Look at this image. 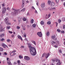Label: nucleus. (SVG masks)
<instances>
[{"mask_svg":"<svg viewBox=\"0 0 65 65\" xmlns=\"http://www.w3.org/2000/svg\"><path fill=\"white\" fill-rule=\"evenodd\" d=\"M41 7L42 8H44L45 7V3H43L41 5Z\"/></svg>","mask_w":65,"mask_h":65,"instance_id":"obj_11","label":"nucleus"},{"mask_svg":"<svg viewBox=\"0 0 65 65\" xmlns=\"http://www.w3.org/2000/svg\"><path fill=\"white\" fill-rule=\"evenodd\" d=\"M48 9H49L50 10H53L55 11L56 10V8L55 7L52 8L51 7H49L48 8Z\"/></svg>","mask_w":65,"mask_h":65,"instance_id":"obj_6","label":"nucleus"},{"mask_svg":"<svg viewBox=\"0 0 65 65\" xmlns=\"http://www.w3.org/2000/svg\"><path fill=\"white\" fill-rule=\"evenodd\" d=\"M13 34H15V32L14 31L13 32Z\"/></svg>","mask_w":65,"mask_h":65,"instance_id":"obj_64","label":"nucleus"},{"mask_svg":"<svg viewBox=\"0 0 65 65\" xmlns=\"http://www.w3.org/2000/svg\"><path fill=\"white\" fill-rule=\"evenodd\" d=\"M25 40L26 41H28V40H27V38H25Z\"/></svg>","mask_w":65,"mask_h":65,"instance_id":"obj_53","label":"nucleus"},{"mask_svg":"<svg viewBox=\"0 0 65 65\" xmlns=\"http://www.w3.org/2000/svg\"><path fill=\"white\" fill-rule=\"evenodd\" d=\"M11 36L12 37H14V35H11Z\"/></svg>","mask_w":65,"mask_h":65,"instance_id":"obj_49","label":"nucleus"},{"mask_svg":"<svg viewBox=\"0 0 65 65\" xmlns=\"http://www.w3.org/2000/svg\"><path fill=\"white\" fill-rule=\"evenodd\" d=\"M64 32H65L64 31H61V33H63V34L64 33Z\"/></svg>","mask_w":65,"mask_h":65,"instance_id":"obj_50","label":"nucleus"},{"mask_svg":"<svg viewBox=\"0 0 65 65\" xmlns=\"http://www.w3.org/2000/svg\"><path fill=\"white\" fill-rule=\"evenodd\" d=\"M51 3V1L50 0L48 1V4L50 5V4Z\"/></svg>","mask_w":65,"mask_h":65,"instance_id":"obj_24","label":"nucleus"},{"mask_svg":"<svg viewBox=\"0 0 65 65\" xmlns=\"http://www.w3.org/2000/svg\"><path fill=\"white\" fill-rule=\"evenodd\" d=\"M55 42L53 41L52 42V45H54V44H55Z\"/></svg>","mask_w":65,"mask_h":65,"instance_id":"obj_21","label":"nucleus"},{"mask_svg":"<svg viewBox=\"0 0 65 65\" xmlns=\"http://www.w3.org/2000/svg\"><path fill=\"white\" fill-rule=\"evenodd\" d=\"M23 21H27V19L25 18H24L23 19Z\"/></svg>","mask_w":65,"mask_h":65,"instance_id":"obj_26","label":"nucleus"},{"mask_svg":"<svg viewBox=\"0 0 65 65\" xmlns=\"http://www.w3.org/2000/svg\"><path fill=\"white\" fill-rule=\"evenodd\" d=\"M18 22L19 23H20L21 22L22 20V18L21 17H18Z\"/></svg>","mask_w":65,"mask_h":65,"instance_id":"obj_8","label":"nucleus"},{"mask_svg":"<svg viewBox=\"0 0 65 65\" xmlns=\"http://www.w3.org/2000/svg\"><path fill=\"white\" fill-rule=\"evenodd\" d=\"M7 61H9V58H7Z\"/></svg>","mask_w":65,"mask_h":65,"instance_id":"obj_60","label":"nucleus"},{"mask_svg":"<svg viewBox=\"0 0 65 65\" xmlns=\"http://www.w3.org/2000/svg\"><path fill=\"white\" fill-rule=\"evenodd\" d=\"M7 9L9 11V10H10V8L9 7H7Z\"/></svg>","mask_w":65,"mask_h":65,"instance_id":"obj_41","label":"nucleus"},{"mask_svg":"<svg viewBox=\"0 0 65 65\" xmlns=\"http://www.w3.org/2000/svg\"><path fill=\"white\" fill-rule=\"evenodd\" d=\"M22 28L23 30H26V27H23Z\"/></svg>","mask_w":65,"mask_h":65,"instance_id":"obj_33","label":"nucleus"},{"mask_svg":"<svg viewBox=\"0 0 65 65\" xmlns=\"http://www.w3.org/2000/svg\"><path fill=\"white\" fill-rule=\"evenodd\" d=\"M16 55V53H14L13 54L12 56H14V55Z\"/></svg>","mask_w":65,"mask_h":65,"instance_id":"obj_47","label":"nucleus"},{"mask_svg":"<svg viewBox=\"0 0 65 65\" xmlns=\"http://www.w3.org/2000/svg\"><path fill=\"white\" fill-rule=\"evenodd\" d=\"M49 56H50V53H48L45 55V58L47 59V58Z\"/></svg>","mask_w":65,"mask_h":65,"instance_id":"obj_12","label":"nucleus"},{"mask_svg":"<svg viewBox=\"0 0 65 65\" xmlns=\"http://www.w3.org/2000/svg\"><path fill=\"white\" fill-rule=\"evenodd\" d=\"M35 13H36L37 14V13H38V12H37V10H36V9H35Z\"/></svg>","mask_w":65,"mask_h":65,"instance_id":"obj_39","label":"nucleus"},{"mask_svg":"<svg viewBox=\"0 0 65 65\" xmlns=\"http://www.w3.org/2000/svg\"><path fill=\"white\" fill-rule=\"evenodd\" d=\"M27 15H30V14H29V12H28L27 13Z\"/></svg>","mask_w":65,"mask_h":65,"instance_id":"obj_56","label":"nucleus"},{"mask_svg":"<svg viewBox=\"0 0 65 65\" xmlns=\"http://www.w3.org/2000/svg\"><path fill=\"white\" fill-rule=\"evenodd\" d=\"M59 53H62V51H61V50H59Z\"/></svg>","mask_w":65,"mask_h":65,"instance_id":"obj_55","label":"nucleus"},{"mask_svg":"<svg viewBox=\"0 0 65 65\" xmlns=\"http://www.w3.org/2000/svg\"><path fill=\"white\" fill-rule=\"evenodd\" d=\"M7 63L9 65H12V64L11 63V62L10 60L7 61Z\"/></svg>","mask_w":65,"mask_h":65,"instance_id":"obj_17","label":"nucleus"},{"mask_svg":"<svg viewBox=\"0 0 65 65\" xmlns=\"http://www.w3.org/2000/svg\"><path fill=\"white\" fill-rule=\"evenodd\" d=\"M17 36L18 38L19 39H20V40H21L22 41H23V39L21 36H20L19 35H18Z\"/></svg>","mask_w":65,"mask_h":65,"instance_id":"obj_14","label":"nucleus"},{"mask_svg":"<svg viewBox=\"0 0 65 65\" xmlns=\"http://www.w3.org/2000/svg\"><path fill=\"white\" fill-rule=\"evenodd\" d=\"M51 24V22L50 21H48L47 22V24L50 25Z\"/></svg>","mask_w":65,"mask_h":65,"instance_id":"obj_30","label":"nucleus"},{"mask_svg":"<svg viewBox=\"0 0 65 65\" xmlns=\"http://www.w3.org/2000/svg\"><path fill=\"white\" fill-rule=\"evenodd\" d=\"M3 51V48L2 47H0V52H2Z\"/></svg>","mask_w":65,"mask_h":65,"instance_id":"obj_22","label":"nucleus"},{"mask_svg":"<svg viewBox=\"0 0 65 65\" xmlns=\"http://www.w3.org/2000/svg\"><path fill=\"white\" fill-rule=\"evenodd\" d=\"M56 27H57L58 26V23L56 22Z\"/></svg>","mask_w":65,"mask_h":65,"instance_id":"obj_57","label":"nucleus"},{"mask_svg":"<svg viewBox=\"0 0 65 65\" xmlns=\"http://www.w3.org/2000/svg\"><path fill=\"white\" fill-rule=\"evenodd\" d=\"M50 35V32H48L46 33V35L47 36H48Z\"/></svg>","mask_w":65,"mask_h":65,"instance_id":"obj_32","label":"nucleus"},{"mask_svg":"<svg viewBox=\"0 0 65 65\" xmlns=\"http://www.w3.org/2000/svg\"><path fill=\"white\" fill-rule=\"evenodd\" d=\"M6 10V8L5 7H3L2 9V12L3 13H5Z\"/></svg>","mask_w":65,"mask_h":65,"instance_id":"obj_3","label":"nucleus"},{"mask_svg":"<svg viewBox=\"0 0 65 65\" xmlns=\"http://www.w3.org/2000/svg\"><path fill=\"white\" fill-rule=\"evenodd\" d=\"M12 10H14V12H12L11 14H12L13 15H16L17 14H18V13H19V11L20 10L18 9L17 10H16L13 8H12Z\"/></svg>","mask_w":65,"mask_h":65,"instance_id":"obj_2","label":"nucleus"},{"mask_svg":"<svg viewBox=\"0 0 65 65\" xmlns=\"http://www.w3.org/2000/svg\"><path fill=\"white\" fill-rule=\"evenodd\" d=\"M20 65H26V64H23V63H21L20 64Z\"/></svg>","mask_w":65,"mask_h":65,"instance_id":"obj_62","label":"nucleus"},{"mask_svg":"<svg viewBox=\"0 0 65 65\" xmlns=\"http://www.w3.org/2000/svg\"><path fill=\"white\" fill-rule=\"evenodd\" d=\"M17 62L18 64H20V63H21V61L20 60H18L17 61Z\"/></svg>","mask_w":65,"mask_h":65,"instance_id":"obj_35","label":"nucleus"},{"mask_svg":"<svg viewBox=\"0 0 65 65\" xmlns=\"http://www.w3.org/2000/svg\"><path fill=\"white\" fill-rule=\"evenodd\" d=\"M2 46L4 47V48H5L6 47V44L4 43H2Z\"/></svg>","mask_w":65,"mask_h":65,"instance_id":"obj_15","label":"nucleus"},{"mask_svg":"<svg viewBox=\"0 0 65 65\" xmlns=\"http://www.w3.org/2000/svg\"><path fill=\"white\" fill-rule=\"evenodd\" d=\"M1 5L2 6H3V7H4V6H5V5H4V4H3Z\"/></svg>","mask_w":65,"mask_h":65,"instance_id":"obj_40","label":"nucleus"},{"mask_svg":"<svg viewBox=\"0 0 65 65\" xmlns=\"http://www.w3.org/2000/svg\"><path fill=\"white\" fill-rule=\"evenodd\" d=\"M37 35H38V36L40 37H41L42 36V34L41 32H38L37 33Z\"/></svg>","mask_w":65,"mask_h":65,"instance_id":"obj_4","label":"nucleus"},{"mask_svg":"<svg viewBox=\"0 0 65 65\" xmlns=\"http://www.w3.org/2000/svg\"><path fill=\"white\" fill-rule=\"evenodd\" d=\"M53 39L54 40H56L57 39V38H55V37Z\"/></svg>","mask_w":65,"mask_h":65,"instance_id":"obj_48","label":"nucleus"},{"mask_svg":"<svg viewBox=\"0 0 65 65\" xmlns=\"http://www.w3.org/2000/svg\"><path fill=\"white\" fill-rule=\"evenodd\" d=\"M51 15L50 14H48L47 15V14H46V15L45 19H48L49 18L51 17Z\"/></svg>","mask_w":65,"mask_h":65,"instance_id":"obj_10","label":"nucleus"},{"mask_svg":"<svg viewBox=\"0 0 65 65\" xmlns=\"http://www.w3.org/2000/svg\"><path fill=\"white\" fill-rule=\"evenodd\" d=\"M31 8L32 9H35V8L34 7V6H32L31 7Z\"/></svg>","mask_w":65,"mask_h":65,"instance_id":"obj_34","label":"nucleus"},{"mask_svg":"<svg viewBox=\"0 0 65 65\" xmlns=\"http://www.w3.org/2000/svg\"><path fill=\"white\" fill-rule=\"evenodd\" d=\"M24 59L26 61H29V60H30V58L27 56H25L24 57Z\"/></svg>","mask_w":65,"mask_h":65,"instance_id":"obj_7","label":"nucleus"},{"mask_svg":"<svg viewBox=\"0 0 65 65\" xmlns=\"http://www.w3.org/2000/svg\"><path fill=\"white\" fill-rule=\"evenodd\" d=\"M56 42H57V43L56 44V45H54V47H55V48L58 47V45H59V42L58 41H56Z\"/></svg>","mask_w":65,"mask_h":65,"instance_id":"obj_9","label":"nucleus"},{"mask_svg":"<svg viewBox=\"0 0 65 65\" xmlns=\"http://www.w3.org/2000/svg\"><path fill=\"white\" fill-rule=\"evenodd\" d=\"M6 24L7 25H11V23H8V22L6 23Z\"/></svg>","mask_w":65,"mask_h":65,"instance_id":"obj_27","label":"nucleus"},{"mask_svg":"<svg viewBox=\"0 0 65 65\" xmlns=\"http://www.w3.org/2000/svg\"><path fill=\"white\" fill-rule=\"evenodd\" d=\"M4 39H1V41H3V40H4Z\"/></svg>","mask_w":65,"mask_h":65,"instance_id":"obj_61","label":"nucleus"},{"mask_svg":"<svg viewBox=\"0 0 65 65\" xmlns=\"http://www.w3.org/2000/svg\"><path fill=\"white\" fill-rule=\"evenodd\" d=\"M25 2H24V1H22V8H23L24 7V5H25Z\"/></svg>","mask_w":65,"mask_h":65,"instance_id":"obj_16","label":"nucleus"},{"mask_svg":"<svg viewBox=\"0 0 65 65\" xmlns=\"http://www.w3.org/2000/svg\"><path fill=\"white\" fill-rule=\"evenodd\" d=\"M32 27H33L34 28H35L36 27V24H33L32 25Z\"/></svg>","mask_w":65,"mask_h":65,"instance_id":"obj_29","label":"nucleus"},{"mask_svg":"<svg viewBox=\"0 0 65 65\" xmlns=\"http://www.w3.org/2000/svg\"><path fill=\"white\" fill-rule=\"evenodd\" d=\"M19 58H20V59H21V58H23V57L22 56H21L20 55L19 56Z\"/></svg>","mask_w":65,"mask_h":65,"instance_id":"obj_42","label":"nucleus"},{"mask_svg":"<svg viewBox=\"0 0 65 65\" xmlns=\"http://www.w3.org/2000/svg\"><path fill=\"white\" fill-rule=\"evenodd\" d=\"M40 24H41V25H43V24H44V22H43L42 21H41V22Z\"/></svg>","mask_w":65,"mask_h":65,"instance_id":"obj_28","label":"nucleus"},{"mask_svg":"<svg viewBox=\"0 0 65 65\" xmlns=\"http://www.w3.org/2000/svg\"><path fill=\"white\" fill-rule=\"evenodd\" d=\"M10 41V40L9 39H8L7 40V42H9Z\"/></svg>","mask_w":65,"mask_h":65,"instance_id":"obj_43","label":"nucleus"},{"mask_svg":"<svg viewBox=\"0 0 65 65\" xmlns=\"http://www.w3.org/2000/svg\"><path fill=\"white\" fill-rule=\"evenodd\" d=\"M58 62L56 64V65H61V61L60 60H58V59H56V62H58Z\"/></svg>","mask_w":65,"mask_h":65,"instance_id":"obj_5","label":"nucleus"},{"mask_svg":"<svg viewBox=\"0 0 65 65\" xmlns=\"http://www.w3.org/2000/svg\"><path fill=\"white\" fill-rule=\"evenodd\" d=\"M31 24H33L34 23V19H32L31 21Z\"/></svg>","mask_w":65,"mask_h":65,"instance_id":"obj_25","label":"nucleus"},{"mask_svg":"<svg viewBox=\"0 0 65 65\" xmlns=\"http://www.w3.org/2000/svg\"><path fill=\"white\" fill-rule=\"evenodd\" d=\"M1 27H0V32H2L3 31V29H2L3 27L2 26H1Z\"/></svg>","mask_w":65,"mask_h":65,"instance_id":"obj_20","label":"nucleus"},{"mask_svg":"<svg viewBox=\"0 0 65 65\" xmlns=\"http://www.w3.org/2000/svg\"><path fill=\"white\" fill-rule=\"evenodd\" d=\"M55 1L57 4H58L59 2V0H55Z\"/></svg>","mask_w":65,"mask_h":65,"instance_id":"obj_23","label":"nucleus"},{"mask_svg":"<svg viewBox=\"0 0 65 65\" xmlns=\"http://www.w3.org/2000/svg\"><path fill=\"white\" fill-rule=\"evenodd\" d=\"M63 29H65V25H64L63 27Z\"/></svg>","mask_w":65,"mask_h":65,"instance_id":"obj_52","label":"nucleus"},{"mask_svg":"<svg viewBox=\"0 0 65 65\" xmlns=\"http://www.w3.org/2000/svg\"><path fill=\"white\" fill-rule=\"evenodd\" d=\"M15 52H16V50H14L12 52V53H15Z\"/></svg>","mask_w":65,"mask_h":65,"instance_id":"obj_45","label":"nucleus"},{"mask_svg":"<svg viewBox=\"0 0 65 65\" xmlns=\"http://www.w3.org/2000/svg\"><path fill=\"white\" fill-rule=\"evenodd\" d=\"M9 33H10L11 34H12V32L10 31H9Z\"/></svg>","mask_w":65,"mask_h":65,"instance_id":"obj_46","label":"nucleus"},{"mask_svg":"<svg viewBox=\"0 0 65 65\" xmlns=\"http://www.w3.org/2000/svg\"><path fill=\"white\" fill-rule=\"evenodd\" d=\"M45 53H43L42 55V57H43L44 56V55H45Z\"/></svg>","mask_w":65,"mask_h":65,"instance_id":"obj_44","label":"nucleus"},{"mask_svg":"<svg viewBox=\"0 0 65 65\" xmlns=\"http://www.w3.org/2000/svg\"><path fill=\"white\" fill-rule=\"evenodd\" d=\"M1 35H2V36H4V34H1Z\"/></svg>","mask_w":65,"mask_h":65,"instance_id":"obj_58","label":"nucleus"},{"mask_svg":"<svg viewBox=\"0 0 65 65\" xmlns=\"http://www.w3.org/2000/svg\"><path fill=\"white\" fill-rule=\"evenodd\" d=\"M4 55H7V53H6V52H5L4 53Z\"/></svg>","mask_w":65,"mask_h":65,"instance_id":"obj_59","label":"nucleus"},{"mask_svg":"<svg viewBox=\"0 0 65 65\" xmlns=\"http://www.w3.org/2000/svg\"><path fill=\"white\" fill-rule=\"evenodd\" d=\"M4 21L6 23H7L8 22H9V19H8V18H6L5 19Z\"/></svg>","mask_w":65,"mask_h":65,"instance_id":"obj_13","label":"nucleus"},{"mask_svg":"<svg viewBox=\"0 0 65 65\" xmlns=\"http://www.w3.org/2000/svg\"><path fill=\"white\" fill-rule=\"evenodd\" d=\"M28 45H28V47L29 49V51L31 55L32 56H35L36 54V49L35 48L32 47L31 46V44H29Z\"/></svg>","mask_w":65,"mask_h":65,"instance_id":"obj_1","label":"nucleus"},{"mask_svg":"<svg viewBox=\"0 0 65 65\" xmlns=\"http://www.w3.org/2000/svg\"><path fill=\"white\" fill-rule=\"evenodd\" d=\"M58 22L59 23H61V20H58Z\"/></svg>","mask_w":65,"mask_h":65,"instance_id":"obj_54","label":"nucleus"},{"mask_svg":"<svg viewBox=\"0 0 65 65\" xmlns=\"http://www.w3.org/2000/svg\"><path fill=\"white\" fill-rule=\"evenodd\" d=\"M55 37V36H52V38L53 39H54V38Z\"/></svg>","mask_w":65,"mask_h":65,"instance_id":"obj_38","label":"nucleus"},{"mask_svg":"<svg viewBox=\"0 0 65 65\" xmlns=\"http://www.w3.org/2000/svg\"><path fill=\"white\" fill-rule=\"evenodd\" d=\"M31 41L32 42V43H33L35 45H36V42H35V41H34L33 40H31Z\"/></svg>","mask_w":65,"mask_h":65,"instance_id":"obj_18","label":"nucleus"},{"mask_svg":"<svg viewBox=\"0 0 65 65\" xmlns=\"http://www.w3.org/2000/svg\"><path fill=\"white\" fill-rule=\"evenodd\" d=\"M21 48H24V46H21Z\"/></svg>","mask_w":65,"mask_h":65,"instance_id":"obj_63","label":"nucleus"},{"mask_svg":"<svg viewBox=\"0 0 65 65\" xmlns=\"http://www.w3.org/2000/svg\"><path fill=\"white\" fill-rule=\"evenodd\" d=\"M20 28V26H18L17 27V28L18 29H19Z\"/></svg>","mask_w":65,"mask_h":65,"instance_id":"obj_51","label":"nucleus"},{"mask_svg":"<svg viewBox=\"0 0 65 65\" xmlns=\"http://www.w3.org/2000/svg\"><path fill=\"white\" fill-rule=\"evenodd\" d=\"M55 3H54V2H51V6H55Z\"/></svg>","mask_w":65,"mask_h":65,"instance_id":"obj_19","label":"nucleus"},{"mask_svg":"<svg viewBox=\"0 0 65 65\" xmlns=\"http://www.w3.org/2000/svg\"><path fill=\"white\" fill-rule=\"evenodd\" d=\"M57 31L58 32H61V30L59 29H57Z\"/></svg>","mask_w":65,"mask_h":65,"instance_id":"obj_37","label":"nucleus"},{"mask_svg":"<svg viewBox=\"0 0 65 65\" xmlns=\"http://www.w3.org/2000/svg\"><path fill=\"white\" fill-rule=\"evenodd\" d=\"M6 28L7 29H10V26H9L8 27L7 26L6 27Z\"/></svg>","mask_w":65,"mask_h":65,"instance_id":"obj_36","label":"nucleus"},{"mask_svg":"<svg viewBox=\"0 0 65 65\" xmlns=\"http://www.w3.org/2000/svg\"><path fill=\"white\" fill-rule=\"evenodd\" d=\"M26 9V8H24L22 10V11H24Z\"/></svg>","mask_w":65,"mask_h":65,"instance_id":"obj_31","label":"nucleus"}]
</instances>
